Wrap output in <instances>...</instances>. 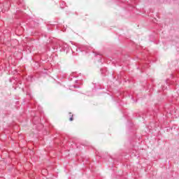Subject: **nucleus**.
<instances>
[{
    "mask_svg": "<svg viewBox=\"0 0 179 179\" xmlns=\"http://www.w3.org/2000/svg\"><path fill=\"white\" fill-rule=\"evenodd\" d=\"M62 44H64V42L62 41H58L55 38H53L52 41V48L54 50V51H61V47H62Z\"/></svg>",
    "mask_w": 179,
    "mask_h": 179,
    "instance_id": "obj_1",
    "label": "nucleus"
},
{
    "mask_svg": "<svg viewBox=\"0 0 179 179\" xmlns=\"http://www.w3.org/2000/svg\"><path fill=\"white\" fill-rule=\"evenodd\" d=\"M69 46L68 44L65 43V42H63V44L62 45V47L60 48V51H65L66 50H68Z\"/></svg>",
    "mask_w": 179,
    "mask_h": 179,
    "instance_id": "obj_2",
    "label": "nucleus"
},
{
    "mask_svg": "<svg viewBox=\"0 0 179 179\" xmlns=\"http://www.w3.org/2000/svg\"><path fill=\"white\" fill-rule=\"evenodd\" d=\"M60 8H62V9H64V8H65L64 1H62L61 4H60Z\"/></svg>",
    "mask_w": 179,
    "mask_h": 179,
    "instance_id": "obj_3",
    "label": "nucleus"
},
{
    "mask_svg": "<svg viewBox=\"0 0 179 179\" xmlns=\"http://www.w3.org/2000/svg\"><path fill=\"white\" fill-rule=\"evenodd\" d=\"M70 121H73V115H72V116L70 117Z\"/></svg>",
    "mask_w": 179,
    "mask_h": 179,
    "instance_id": "obj_4",
    "label": "nucleus"
},
{
    "mask_svg": "<svg viewBox=\"0 0 179 179\" xmlns=\"http://www.w3.org/2000/svg\"><path fill=\"white\" fill-rule=\"evenodd\" d=\"M166 89H167V87H162V90H166Z\"/></svg>",
    "mask_w": 179,
    "mask_h": 179,
    "instance_id": "obj_5",
    "label": "nucleus"
},
{
    "mask_svg": "<svg viewBox=\"0 0 179 179\" xmlns=\"http://www.w3.org/2000/svg\"><path fill=\"white\" fill-rule=\"evenodd\" d=\"M152 125H153V123H151L150 126L151 128H153V126H152Z\"/></svg>",
    "mask_w": 179,
    "mask_h": 179,
    "instance_id": "obj_6",
    "label": "nucleus"
},
{
    "mask_svg": "<svg viewBox=\"0 0 179 179\" xmlns=\"http://www.w3.org/2000/svg\"><path fill=\"white\" fill-rule=\"evenodd\" d=\"M39 127H40L41 128H43V124H39Z\"/></svg>",
    "mask_w": 179,
    "mask_h": 179,
    "instance_id": "obj_7",
    "label": "nucleus"
},
{
    "mask_svg": "<svg viewBox=\"0 0 179 179\" xmlns=\"http://www.w3.org/2000/svg\"><path fill=\"white\" fill-rule=\"evenodd\" d=\"M36 118H37V117H35L34 118V121H36Z\"/></svg>",
    "mask_w": 179,
    "mask_h": 179,
    "instance_id": "obj_8",
    "label": "nucleus"
},
{
    "mask_svg": "<svg viewBox=\"0 0 179 179\" xmlns=\"http://www.w3.org/2000/svg\"><path fill=\"white\" fill-rule=\"evenodd\" d=\"M38 131H40V129L39 128H37Z\"/></svg>",
    "mask_w": 179,
    "mask_h": 179,
    "instance_id": "obj_9",
    "label": "nucleus"
},
{
    "mask_svg": "<svg viewBox=\"0 0 179 179\" xmlns=\"http://www.w3.org/2000/svg\"><path fill=\"white\" fill-rule=\"evenodd\" d=\"M29 97H31V94H29Z\"/></svg>",
    "mask_w": 179,
    "mask_h": 179,
    "instance_id": "obj_10",
    "label": "nucleus"
},
{
    "mask_svg": "<svg viewBox=\"0 0 179 179\" xmlns=\"http://www.w3.org/2000/svg\"><path fill=\"white\" fill-rule=\"evenodd\" d=\"M74 87H77V86H74Z\"/></svg>",
    "mask_w": 179,
    "mask_h": 179,
    "instance_id": "obj_11",
    "label": "nucleus"
},
{
    "mask_svg": "<svg viewBox=\"0 0 179 179\" xmlns=\"http://www.w3.org/2000/svg\"><path fill=\"white\" fill-rule=\"evenodd\" d=\"M150 129L152 131V129Z\"/></svg>",
    "mask_w": 179,
    "mask_h": 179,
    "instance_id": "obj_12",
    "label": "nucleus"
},
{
    "mask_svg": "<svg viewBox=\"0 0 179 179\" xmlns=\"http://www.w3.org/2000/svg\"><path fill=\"white\" fill-rule=\"evenodd\" d=\"M1 179H3V178H1Z\"/></svg>",
    "mask_w": 179,
    "mask_h": 179,
    "instance_id": "obj_13",
    "label": "nucleus"
}]
</instances>
